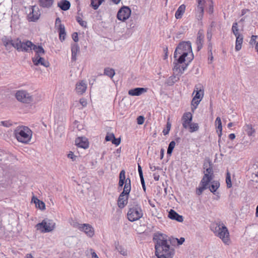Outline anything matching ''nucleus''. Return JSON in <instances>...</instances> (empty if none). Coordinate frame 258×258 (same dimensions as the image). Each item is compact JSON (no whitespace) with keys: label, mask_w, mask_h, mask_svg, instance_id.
Segmentation results:
<instances>
[{"label":"nucleus","mask_w":258,"mask_h":258,"mask_svg":"<svg viewBox=\"0 0 258 258\" xmlns=\"http://www.w3.org/2000/svg\"><path fill=\"white\" fill-rule=\"evenodd\" d=\"M174 69L182 74L189 63L194 59L191 44L189 41H182L177 46L174 52Z\"/></svg>","instance_id":"obj_1"},{"label":"nucleus","mask_w":258,"mask_h":258,"mask_svg":"<svg viewBox=\"0 0 258 258\" xmlns=\"http://www.w3.org/2000/svg\"><path fill=\"white\" fill-rule=\"evenodd\" d=\"M127 218L131 222L139 220L143 215L141 205L136 201H131L128 205Z\"/></svg>","instance_id":"obj_2"},{"label":"nucleus","mask_w":258,"mask_h":258,"mask_svg":"<svg viewBox=\"0 0 258 258\" xmlns=\"http://www.w3.org/2000/svg\"><path fill=\"white\" fill-rule=\"evenodd\" d=\"M15 135L19 142L28 144L32 138V132L27 126H19L15 130Z\"/></svg>","instance_id":"obj_3"},{"label":"nucleus","mask_w":258,"mask_h":258,"mask_svg":"<svg viewBox=\"0 0 258 258\" xmlns=\"http://www.w3.org/2000/svg\"><path fill=\"white\" fill-rule=\"evenodd\" d=\"M167 237L162 234V258H173L175 249L169 244Z\"/></svg>","instance_id":"obj_4"},{"label":"nucleus","mask_w":258,"mask_h":258,"mask_svg":"<svg viewBox=\"0 0 258 258\" xmlns=\"http://www.w3.org/2000/svg\"><path fill=\"white\" fill-rule=\"evenodd\" d=\"M55 226V223L53 220L45 219L41 222L37 224L35 227L42 233H47L53 230Z\"/></svg>","instance_id":"obj_5"},{"label":"nucleus","mask_w":258,"mask_h":258,"mask_svg":"<svg viewBox=\"0 0 258 258\" xmlns=\"http://www.w3.org/2000/svg\"><path fill=\"white\" fill-rule=\"evenodd\" d=\"M215 234L224 243L228 244L230 240L229 233L227 228L223 223L216 227Z\"/></svg>","instance_id":"obj_6"},{"label":"nucleus","mask_w":258,"mask_h":258,"mask_svg":"<svg viewBox=\"0 0 258 258\" xmlns=\"http://www.w3.org/2000/svg\"><path fill=\"white\" fill-rule=\"evenodd\" d=\"M153 241L155 243V255L152 258H161V233L158 231L153 235Z\"/></svg>","instance_id":"obj_7"},{"label":"nucleus","mask_w":258,"mask_h":258,"mask_svg":"<svg viewBox=\"0 0 258 258\" xmlns=\"http://www.w3.org/2000/svg\"><path fill=\"white\" fill-rule=\"evenodd\" d=\"M34 43L31 41L26 40L25 42L21 41L19 38H16V43L15 44V48L18 51L29 52L31 50V48L33 47Z\"/></svg>","instance_id":"obj_8"},{"label":"nucleus","mask_w":258,"mask_h":258,"mask_svg":"<svg viewBox=\"0 0 258 258\" xmlns=\"http://www.w3.org/2000/svg\"><path fill=\"white\" fill-rule=\"evenodd\" d=\"M17 99L22 102L29 103L33 101V98L26 91L19 90L16 93Z\"/></svg>","instance_id":"obj_9"},{"label":"nucleus","mask_w":258,"mask_h":258,"mask_svg":"<svg viewBox=\"0 0 258 258\" xmlns=\"http://www.w3.org/2000/svg\"><path fill=\"white\" fill-rule=\"evenodd\" d=\"M127 186L123 188V191L120 193L117 201L119 208H123L127 203L129 195L131 191H127Z\"/></svg>","instance_id":"obj_10"},{"label":"nucleus","mask_w":258,"mask_h":258,"mask_svg":"<svg viewBox=\"0 0 258 258\" xmlns=\"http://www.w3.org/2000/svg\"><path fill=\"white\" fill-rule=\"evenodd\" d=\"M131 15V10L128 6H122L118 10L117 14V18L121 21H125Z\"/></svg>","instance_id":"obj_11"},{"label":"nucleus","mask_w":258,"mask_h":258,"mask_svg":"<svg viewBox=\"0 0 258 258\" xmlns=\"http://www.w3.org/2000/svg\"><path fill=\"white\" fill-rule=\"evenodd\" d=\"M30 12L28 15V20L30 22H35L39 19L40 12L39 8L36 6H30Z\"/></svg>","instance_id":"obj_12"},{"label":"nucleus","mask_w":258,"mask_h":258,"mask_svg":"<svg viewBox=\"0 0 258 258\" xmlns=\"http://www.w3.org/2000/svg\"><path fill=\"white\" fill-rule=\"evenodd\" d=\"M78 229L85 232L90 237H92L94 235V228L89 224H79Z\"/></svg>","instance_id":"obj_13"},{"label":"nucleus","mask_w":258,"mask_h":258,"mask_svg":"<svg viewBox=\"0 0 258 258\" xmlns=\"http://www.w3.org/2000/svg\"><path fill=\"white\" fill-rule=\"evenodd\" d=\"M2 41L6 49L9 50L12 46L15 48L16 39L15 40H13L11 36H4L2 38Z\"/></svg>","instance_id":"obj_14"},{"label":"nucleus","mask_w":258,"mask_h":258,"mask_svg":"<svg viewBox=\"0 0 258 258\" xmlns=\"http://www.w3.org/2000/svg\"><path fill=\"white\" fill-rule=\"evenodd\" d=\"M137 27V20L135 17L133 16L131 19L126 22V28L128 33H132Z\"/></svg>","instance_id":"obj_15"},{"label":"nucleus","mask_w":258,"mask_h":258,"mask_svg":"<svg viewBox=\"0 0 258 258\" xmlns=\"http://www.w3.org/2000/svg\"><path fill=\"white\" fill-rule=\"evenodd\" d=\"M32 61L33 63V64L36 66H38L39 65H42L45 68H47L49 66V62L45 60L44 58L41 56H34L32 58Z\"/></svg>","instance_id":"obj_16"},{"label":"nucleus","mask_w":258,"mask_h":258,"mask_svg":"<svg viewBox=\"0 0 258 258\" xmlns=\"http://www.w3.org/2000/svg\"><path fill=\"white\" fill-rule=\"evenodd\" d=\"M209 167L206 169V173L202 179H204L205 181L210 183L213 179L214 173L211 162L209 161Z\"/></svg>","instance_id":"obj_17"},{"label":"nucleus","mask_w":258,"mask_h":258,"mask_svg":"<svg viewBox=\"0 0 258 258\" xmlns=\"http://www.w3.org/2000/svg\"><path fill=\"white\" fill-rule=\"evenodd\" d=\"M75 145L79 148L87 149L89 147V142L85 137H78L75 140Z\"/></svg>","instance_id":"obj_18"},{"label":"nucleus","mask_w":258,"mask_h":258,"mask_svg":"<svg viewBox=\"0 0 258 258\" xmlns=\"http://www.w3.org/2000/svg\"><path fill=\"white\" fill-rule=\"evenodd\" d=\"M205 35L203 30H199L196 39L197 50L200 51L203 47Z\"/></svg>","instance_id":"obj_19"},{"label":"nucleus","mask_w":258,"mask_h":258,"mask_svg":"<svg viewBox=\"0 0 258 258\" xmlns=\"http://www.w3.org/2000/svg\"><path fill=\"white\" fill-rule=\"evenodd\" d=\"M192 115L190 112H185L182 117V126L184 128H187L188 125L191 122Z\"/></svg>","instance_id":"obj_20"},{"label":"nucleus","mask_w":258,"mask_h":258,"mask_svg":"<svg viewBox=\"0 0 258 258\" xmlns=\"http://www.w3.org/2000/svg\"><path fill=\"white\" fill-rule=\"evenodd\" d=\"M167 217L169 219L175 220L178 222H182L183 221V216L178 214L176 212L172 209H170L168 212Z\"/></svg>","instance_id":"obj_21"},{"label":"nucleus","mask_w":258,"mask_h":258,"mask_svg":"<svg viewBox=\"0 0 258 258\" xmlns=\"http://www.w3.org/2000/svg\"><path fill=\"white\" fill-rule=\"evenodd\" d=\"M205 3H202L200 4H198V6L195 9V14L197 20L201 21L203 19L204 13V6Z\"/></svg>","instance_id":"obj_22"},{"label":"nucleus","mask_w":258,"mask_h":258,"mask_svg":"<svg viewBox=\"0 0 258 258\" xmlns=\"http://www.w3.org/2000/svg\"><path fill=\"white\" fill-rule=\"evenodd\" d=\"M54 0H38L39 6L43 9H50L54 4Z\"/></svg>","instance_id":"obj_23"},{"label":"nucleus","mask_w":258,"mask_h":258,"mask_svg":"<svg viewBox=\"0 0 258 258\" xmlns=\"http://www.w3.org/2000/svg\"><path fill=\"white\" fill-rule=\"evenodd\" d=\"M87 89V85L84 81H81L76 84V90L78 94H83Z\"/></svg>","instance_id":"obj_24"},{"label":"nucleus","mask_w":258,"mask_h":258,"mask_svg":"<svg viewBox=\"0 0 258 258\" xmlns=\"http://www.w3.org/2000/svg\"><path fill=\"white\" fill-rule=\"evenodd\" d=\"M146 88H135L128 91V94L131 96H140L142 93L146 92Z\"/></svg>","instance_id":"obj_25"},{"label":"nucleus","mask_w":258,"mask_h":258,"mask_svg":"<svg viewBox=\"0 0 258 258\" xmlns=\"http://www.w3.org/2000/svg\"><path fill=\"white\" fill-rule=\"evenodd\" d=\"M180 76L178 74L176 75H172L169 77L165 82V85L167 86H171L179 80Z\"/></svg>","instance_id":"obj_26"},{"label":"nucleus","mask_w":258,"mask_h":258,"mask_svg":"<svg viewBox=\"0 0 258 258\" xmlns=\"http://www.w3.org/2000/svg\"><path fill=\"white\" fill-rule=\"evenodd\" d=\"M71 5V3L68 0H61L57 3V7L64 11L69 10Z\"/></svg>","instance_id":"obj_27"},{"label":"nucleus","mask_w":258,"mask_h":258,"mask_svg":"<svg viewBox=\"0 0 258 258\" xmlns=\"http://www.w3.org/2000/svg\"><path fill=\"white\" fill-rule=\"evenodd\" d=\"M236 37L235 46V49L236 51H238L241 49L242 44L243 41V35H237Z\"/></svg>","instance_id":"obj_28"},{"label":"nucleus","mask_w":258,"mask_h":258,"mask_svg":"<svg viewBox=\"0 0 258 258\" xmlns=\"http://www.w3.org/2000/svg\"><path fill=\"white\" fill-rule=\"evenodd\" d=\"M80 50V47L78 44L74 43L71 45L72 51V60L76 61L77 59V55Z\"/></svg>","instance_id":"obj_29"},{"label":"nucleus","mask_w":258,"mask_h":258,"mask_svg":"<svg viewBox=\"0 0 258 258\" xmlns=\"http://www.w3.org/2000/svg\"><path fill=\"white\" fill-rule=\"evenodd\" d=\"M58 32L59 34V38L61 42L63 41L66 39V32L65 27L63 24H60L58 25Z\"/></svg>","instance_id":"obj_30"},{"label":"nucleus","mask_w":258,"mask_h":258,"mask_svg":"<svg viewBox=\"0 0 258 258\" xmlns=\"http://www.w3.org/2000/svg\"><path fill=\"white\" fill-rule=\"evenodd\" d=\"M32 50H33L35 54L34 56H39L43 55L45 53V51L44 48L41 45H36L34 44L33 46L31 48Z\"/></svg>","instance_id":"obj_31"},{"label":"nucleus","mask_w":258,"mask_h":258,"mask_svg":"<svg viewBox=\"0 0 258 258\" xmlns=\"http://www.w3.org/2000/svg\"><path fill=\"white\" fill-rule=\"evenodd\" d=\"M209 183L205 181L204 179H202L201 181L200 184L201 186H199L196 189V194L198 196L201 195L203 191L208 188Z\"/></svg>","instance_id":"obj_32"},{"label":"nucleus","mask_w":258,"mask_h":258,"mask_svg":"<svg viewBox=\"0 0 258 258\" xmlns=\"http://www.w3.org/2000/svg\"><path fill=\"white\" fill-rule=\"evenodd\" d=\"M211 184L209 186V189L211 192H212L214 195H217V190L220 186V183L218 181L213 180L212 182H210Z\"/></svg>","instance_id":"obj_33"},{"label":"nucleus","mask_w":258,"mask_h":258,"mask_svg":"<svg viewBox=\"0 0 258 258\" xmlns=\"http://www.w3.org/2000/svg\"><path fill=\"white\" fill-rule=\"evenodd\" d=\"M123 185V188H125V187L127 186L126 188L127 189V191L131 190V180L130 178H127V180L126 181V182L119 180L118 188L121 189Z\"/></svg>","instance_id":"obj_34"},{"label":"nucleus","mask_w":258,"mask_h":258,"mask_svg":"<svg viewBox=\"0 0 258 258\" xmlns=\"http://www.w3.org/2000/svg\"><path fill=\"white\" fill-rule=\"evenodd\" d=\"M185 10V6L183 4L180 5L176 10L175 17L176 19H179L182 17Z\"/></svg>","instance_id":"obj_35"},{"label":"nucleus","mask_w":258,"mask_h":258,"mask_svg":"<svg viewBox=\"0 0 258 258\" xmlns=\"http://www.w3.org/2000/svg\"><path fill=\"white\" fill-rule=\"evenodd\" d=\"M244 128L246 134L249 136H254L255 132V130L253 128L252 125L250 124H246L244 126Z\"/></svg>","instance_id":"obj_36"},{"label":"nucleus","mask_w":258,"mask_h":258,"mask_svg":"<svg viewBox=\"0 0 258 258\" xmlns=\"http://www.w3.org/2000/svg\"><path fill=\"white\" fill-rule=\"evenodd\" d=\"M32 201L35 204L36 207L39 209L44 210L45 209V205L44 203L38 200L37 198L33 197Z\"/></svg>","instance_id":"obj_37"},{"label":"nucleus","mask_w":258,"mask_h":258,"mask_svg":"<svg viewBox=\"0 0 258 258\" xmlns=\"http://www.w3.org/2000/svg\"><path fill=\"white\" fill-rule=\"evenodd\" d=\"M115 246L116 250H117L120 254L123 256H126L127 255V249L119 245L118 242L115 243Z\"/></svg>","instance_id":"obj_38"},{"label":"nucleus","mask_w":258,"mask_h":258,"mask_svg":"<svg viewBox=\"0 0 258 258\" xmlns=\"http://www.w3.org/2000/svg\"><path fill=\"white\" fill-rule=\"evenodd\" d=\"M105 0H90V7L94 10L98 9L99 6L104 2Z\"/></svg>","instance_id":"obj_39"},{"label":"nucleus","mask_w":258,"mask_h":258,"mask_svg":"<svg viewBox=\"0 0 258 258\" xmlns=\"http://www.w3.org/2000/svg\"><path fill=\"white\" fill-rule=\"evenodd\" d=\"M115 73L113 69L110 68H105L104 70V75L107 76L112 79L115 75Z\"/></svg>","instance_id":"obj_40"},{"label":"nucleus","mask_w":258,"mask_h":258,"mask_svg":"<svg viewBox=\"0 0 258 258\" xmlns=\"http://www.w3.org/2000/svg\"><path fill=\"white\" fill-rule=\"evenodd\" d=\"M196 87L197 90H195L194 91V93L196 92V94L193 97V98L201 100L204 96V90L201 88L199 90L198 88H197V86H196Z\"/></svg>","instance_id":"obj_41"},{"label":"nucleus","mask_w":258,"mask_h":258,"mask_svg":"<svg viewBox=\"0 0 258 258\" xmlns=\"http://www.w3.org/2000/svg\"><path fill=\"white\" fill-rule=\"evenodd\" d=\"M189 127V131L190 133L195 132L198 131L199 129V126L197 123L191 122L188 126Z\"/></svg>","instance_id":"obj_42"},{"label":"nucleus","mask_w":258,"mask_h":258,"mask_svg":"<svg viewBox=\"0 0 258 258\" xmlns=\"http://www.w3.org/2000/svg\"><path fill=\"white\" fill-rule=\"evenodd\" d=\"M175 142L174 141H172L170 142L167 151V154L169 156H171L173 150L175 147Z\"/></svg>","instance_id":"obj_43"},{"label":"nucleus","mask_w":258,"mask_h":258,"mask_svg":"<svg viewBox=\"0 0 258 258\" xmlns=\"http://www.w3.org/2000/svg\"><path fill=\"white\" fill-rule=\"evenodd\" d=\"M231 31L233 34L235 35V36H236L237 35L241 34V33H239L238 23L236 22H235L233 23Z\"/></svg>","instance_id":"obj_44"},{"label":"nucleus","mask_w":258,"mask_h":258,"mask_svg":"<svg viewBox=\"0 0 258 258\" xmlns=\"http://www.w3.org/2000/svg\"><path fill=\"white\" fill-rule=\"evenodd\" d=\"M169 119H170V118H169V117H168L167 119V123H166V128L164 129L162 131V133H163V134L164 135H166L168 134V133L170 130V128H171V123H170Z\"/></svg>","instance_id":"obj_45"},{"label":"nucleus","mask_w":258,"mask_h":258,"mask_svg":"<svg viewBox=\"0 0 258 258\" xmlns=\"http://www.w3.org/2000/svg\"><path fill=\"white\" fill-rule=\"evenodd\" d=\"M76 20L77 22L83 27L87 28V23L85 21H83L80 17H76Z\"/></svg>","instance_id":"obj_46"},{"label":"nucleus","mask_w":258,"mask_h":258,"mask_svg":"<svg viewBox=\"0 0 258 258\" xmlns=\"http://www.w3.org/2000/svg\"><path fill=\"white\" fill-rule=\"evenodd\" d=\"M226 183L227 184V186L228 188H230L232 187L231 176L230 174L228 172H227V173H226Z\"/></svg>","instance_id":"obj_47"},{"label":"nucleus","mask_w":258,"mask_h":258,"mask_svg":"<svg viewBox=\"0 0 258 258\" xmlns=\"http://www.w3.org/2000/svg\"><path fill=\"white\" fill-rule=\"evenodd\" d=\"M119 180L126 182L127 178L125 177V172L124 170L120 171L119 175Z\"/></svg>","instance_id":"obj_48"},{"label":"nucleus","mask_w":258,"mask_h":258,"mask_svg":"<svg viewBox=\"0 0 258 258\" xmlns=\"http://www.w3.org/2000/svg\"><path fill=\"white\" fill-rule=\"evenodd\" d=\"M201 101V100H199V99L192 98V101H191V105L192 106V110L196 109L197 108V106L199 104Z\"/></svg>","instance_id":"obj_49"},{"label":"nucleus","mask_w":258,"mask_h":258,"mask_svg":"<svg viewBox=\"0 0 258 258\" xmlns=\"http://www.w3.org/2000/svg\"><path fill=\"white\" fill-rule=\"evenodd\" d=\"M115 136L113 133H107L105 136V140L106 142L110 141L111 142L112 140L114 138Z\"/></svg>","instance_id":"obj_50"},{"label":"nucleus","mask_w":258,"mask_h":258,"mask_svg":"<svg viewBox=\"0 0 258 258\" xmlns=\"http://www.w3.org/2000/svg\"><path fill=\"white\" fill-rule=\"evenodd\" d=\"M177 238H174L173 237H169V239H167L169 244H171L172 245H175V244L177 243Z\"/></svg>","instance_id":"obj_51"},{"label":"nucleus","mask_w":258,"mask_h":258,"mask_svg":"<svg viewBox=\"0 0 258 258\" xmlns=\"http://www.w3.org/2000/svg\"><path fill=\"white\" fill-rule=\"evenodd\" d=\"M208 13L209 14H212L214 12V6H213V2L212 0H211V3L209 4L208 9Z\"/></svg>","instance_id":"obj_52"},{"label":"nucleus","mask_w":258,"mask_h":258,"mask_svg":"<svg viewBox=\"0 0 258 258\" xmlns=\"http://www.w3.org/2000/svg\"><path fill=\"white\" fill-rule=\"evenodd\" d=\"M257 35H252L251 36V38H250V41H249V44L250 45H253V44H256V43L257 42H256V39L257 38Z\"/></svg>","instance_id":"obj_53"},{"label":"nucleus","mask_w":258,"mask_h":258,"mask_svg":"<svg viewBox=\"0 0 258 258\" xmlns=\"http://www.w3.org/2000/svg\"><path fill=\"white\" fill-rule=\"evenodd\" d=\"M145 121V118L142 115L139 116L137 118V123L138 124L141 125L144 123Z\"/></svg>","instance_id":"obj_54"},{"label":"nucleus","mask_w":258,"mask_h":258,"mask_svg":"<svg viewBox=\"0 0 258 258\" xmlns=\"http://www.w3.org/2000/svg\"><path fill=\"white\" fill-rule=\"evenodd\" d=\"M121 142V139L120 138H116L115 137L111 141V143L115 145L116 146H118Z\"/></svg>","instance_id":"obj_55"},{"label":"nucleus","mask_w":258,"mask_h":258,"mask_svg":"<svg viewBox=\"0 0 258 258\" xmlns=\"http://www.w3.org/2000/svg\"><path fill=\"white\" fill-rule=\"evenodd\" d=\"M150 168L152 171H155L156 170L158 171H160L161 170V168L159 166H156L154 164H150Z\"/></svg>","instance_id":"obj_56"},{"label":"nucleus","mask_w":258,"mask_h":258,"mask_svg":"<svg viewBox=\"0 0 258 258\" xmlns=\"http://www.w3.org/2000/svg\"><path fill=\"white\" fill-rule=\"evenodd\" d=\"M68 157L69 158L71 159L72 161H76L77 157L74 154V153L73 152L70 151L69 153L68 154Z\"/></svg>","instance_id":"obj_57"},{"label":"nucleus","mask_w":258,"mask_h":258,"mask_svg":"<svg viewBox=\"0 0 258 258\" xmlns=\"http://www.w3.org/2000/svg\"><path fill=\"white\" fill-rule=\"evenodd\" d=\"M1 124L4 126L9 127L12 125V123L10 121H2L1 122Z\"/></svg>","instance_id":"obj_58"},{"label":"nucleus","mask_w":258,"mask_h":258,"mask_svg":"<svg viewBox=\"0 0 258 258\" xmlns=\"http://www.w3.org/2000/svg\"><path fill=\"white\" fill-rule=\"evenodd\" d=\"M72 37L75 42H77L79 41L78 34L77 32H74L72 34Z\"/></svg>","instance_id":"obj_59"},{"label":"nucleus","mask_w":258,"mask_h":258,"mask_svg":"<svg viewBox=\"0 0 258 258\" xmlns=\"http://www.w3.org/2000/svg\"><path fill=\"white\" fill-rule=\"evenodd\" d=\"M222 123L218 124L217 132H219V133H218V135H219V137H220L222 135Z\"/></svg>","instance_id":"obj_60"},{"label":"nucleus","mask_w":258,"mask_h":258,"mask_svg":"<svg viewBox=\"0 0 258 258\" xmlns=\"http://www.w3.org/2000/svg\"><path fill=\"white\" fill-rule=\"evenodd\" d=\"M185 241V238L184 237H180L179 239L178 238L177 240V245H180L183 243Z\"/></svg>","instance_id":"obj_61"},{"label":"nucleus","mask_w":258,"mask_h":258,"mask_svg":"<svg viewBox=\"0 0 258 258\" xmlns=\"http://www.w3.org/2000/svg\"><path fill=\"white\" fill-rule=\"evenodd\" d=\"M207 37V39H208V40L210 41L211 39L212 38V32H211V30L210 29V28H208V29Z\"/></svg>","instance_id":"obj_62"},{"label":"nucleus","mask_w":258,"mask_h":258,"mask_svg":"<svg viewBox=\"0 0 258 258\" xmlns=\"http://www.w3.org/2000/svg\"><path fill=\"white\" fill-rule=\"evenodd\" d=\"M249 12V10L248 9H243L241 10V16H244L247 12Z\"/></svg>","instance_id":"obj_63"},{"label":"nucleus","mask_w":258,"mask_h":258,"mask_svg":"<svg viewBox=\"0 0 258 258\" xmlns=\"http://www.w3.org/2000/svg\"><path fill=\"white\" fill-rule=\"evenodd\" d=\"M154 178L156 181H158L160 178V175L157 173H155L153 174Z\"/></svg>","instance_id":"obj_64"}]
</instances>
